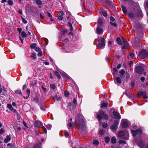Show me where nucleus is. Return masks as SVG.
I'll use <instances>...</instances> for the list:
<instances>
[{"mask_svg":"<svg viewBox=\"0 0 148 148\" xmlns=\"http://www.w3.org/2000/svg\"><path fill=\"white\" fill-rule=\"evenodd\" d=\"M35 2L36 3L39 5H42V2L40 0H36Z\"/></svg>","mask_w":148,"mask_h":148,"instance_id":"nucleus-30","label":"nucleus"},{"mask_svg":"<svg viewBox=\"0 0 148 148\" xmlns=\"http://www.w3.org/2000/svg\"><path fill=\"white\" fill-rule=\"evenodd\" d=\"M118 142H119V143L120 144H125L126 143V141H124L123 140H119Z\"/></svg>","mask_w":148,"mask_h":148,"instance_id":"nucleus-37","label":"nucleus"},{"mask_svg":"<svg viewBox=\"0 0 148 148\" xmlns=\"http://www.w3.org/2000/svg\"><path fill=\"white\" fill-rule=\"evenodd\" d=\"M140 80L143 82H144L145 80V78L143 77H140Z\"/></svg>","mask_w":148,"mask_h":148,"instance_id":"nucleus-63","label":"nucleus"},{"mask_svg":"<svg viewBox=\"0 0 148 148\" xmlns=\"http://www.w3.org/2000/svg\"><path fill=\"white\" fill-rule=\"evenodd\" d=\"M130 56L131 58H133L134 56V55L132 53H130Z\"/></svg>","mask_w":148,"mask_h":148,"instance_id":"nucleus-58","label":"nucleus"},{"mask_svg":"<svg viewBox=\"0 0 148 148\" xmlns=\"http://www.w3.org/2000/svg\"><path fill=\"white\" fill-rule=\"evenodd\" d=\"M17 29L18 31L19 32V34H20L22 31V29H21V28H18Z\"/></svg>","mask_w":148,"mask_h":148,"instance_id":"nucleus-64","label":"nucleus"},{"mask_svg":"<svg viewBox=\"0 0 148 148\" xmlns=\"http://www.w3.org/2000/svg\"><path fill=\"white\" fill-rule=\"evenodd\" d=\"M128 123L126 121H124L122 123V127L125 128L128 126Z\"/></svg>","mask_w":148,"mask_h":148,"instance_id":"nucleus-12","label":"nucleus"},{"mask_svg":"<svg viewBox=\"0 0 148 148\" xmlns=\"http://www.w3.org/2000/svg\"><path fill=\"white\" fill-rule=\"evenodd\" d=\"M144 92H142L141 91H139L138 92V96H141V95H142L143 93Z\"/></svg>","mask_w":148,"mask_h":148,"instance_id":"nucleus-50","label":"nucleus"},{"mask_svg":"<svg viewBox=\"0 0 148 148\" xmlns=\"http://www.w3.org/2000/svg\"><path fill=\"white\" fill-rule=\"evenodd\" d=\"M117 127V126H116L115 125L113 124L110 127V128L112 130H113L116 129Z\"/></svg>","mask_w":148,"mask_h":148,"instance_id":"nucleus-28","label":"nucleus"},{"mask_svg":"<svg viewBox=\"0 0 148 148\" xmlns=\"http://www.w3.org/2000/svg\"><path fill=\"white\" fill-rule=\"evenodd\" d=\"M38 52V53L37 54L38 56H41L42 55V53L41 51L39 52Z\"/></svg>","mask_w":148,"mask_h":148,"instance_id":"nucleus-59","label":"nucleus"},{"mask_svg":"<svg viewBox=\"0 0 148 148\" xmlns=\"http://www.w3.org/2000/svg\"><path fill=\"white\" fill-rule=\"evenodd\" d=\"M5 132V130L3 128L0 129V134H3Z\"/></svg>","mask_w":148,"mask_h":148,"instance_id":"nucleus-55","label":"nucleus"},{"mask_svg":"<svg viewBox=\"0 0 148 148\" xmlns=\"http://www.w3.org/2000/svg\"><path fill=\"white\" fill-rule=\"evenodd\" d=\"M36 54L34 53H32L31 56V57L33 58L34 59H35L36 58Z\"/></svg>","mask_w":148,"mask_h":148,"instance_id":"nucleus-42","label":"nucleus"},{"mask_svg":"<svg viewBox=\"0 0 148 148\" xmlns=\"http://www.w3.org/2000/svg\"><path fill=\"white\" fill-rule=\"evenodd\" d=\"M41 122L39 121H35L34 123V126L36 127H40L41 125Z\"/></svg>","mask_w":148,"mask_h":148,"instance_id":"nucleus-10","label":"nucleus"},{"mask_svg":"<svg viewBox=\"0 0 148 148\" xmlns=\"http://www.w3.org/2000/svg\"><path fill=\"white\" fill-rule=\"evenodd\" d=\"M105 142L106 143H108L110 140V138L109 137H106L104 138Z\"/></svg>","mask_w":148,"mask_h":148,"instance_id":"nucleus-29","label":"nucleus"},{"mask_svg":"<svg viewBox=\"0 0 148 148\" xmlns=\"http://www.w3.org/2000/svg\"><path fill=\"white\" fill-rule=\"evenodd\" d=\"M102 127L104 128H106L108 127V124L105 122H103L102 124Z\"/></svg>","mask_w":148,"mask_h":148,"instance_id":"nucleus-39","label":"nucleus"},{"mask_svg":"<svg viewBox=\"0 0 148 148\" xmlns=\"http://www.w3.org/2000/svg\"><path fill=\"white\" fill-rule=\"evenodd\" d=\"M37 84V83L36 82H32L31 83V86H33L34 85H36Z\"/></svg>","mask_w":148,"mask_h":148,"instance_id":"nucleus-56","label":"nucleus"},{"mask_svg":"<svg viewBox=\"0 0 148 148\" xmlns=\"http://www.w3.org/2000/svg\"><path fill=\"white\" fill-rule=\"evenodd\" d=\"M26 92L27 93V95L26 97L23 96L24 98L25 99H27L29 97L30 93V90L29 89H27L26 90Z\"/></svg>","mask_w":148,"mask_h":148,"instance_id":"nucleus-13","label":"nucleus"},{"mask_svg":"<svg viewBox=\"0 0 148 148\" xmlns=\"http://www.w3.org/2000/svg\"><path fill=\"white\" fill-rule=\"evenodd\" d=\"M2 88L3 90V92L2 93L1 95H3L5 96L6 94V92L7 91L5 87H3Z\"/></svg>","mask_w":148,"mask_h":148,"instance_id":"nucleus-25","label":"nucleus"},{"mask_svg":"<svg viewBox=\"0 0 148 148\" xmlns=\"http://www.w3.org/2000/svg\"><path fill=\"white\" fill-rule=\"evenodd\" d=\"M132 133L134 136H136L137 134L140 135L142 133V130L140 129H136V130H131Z\"/></svg>","mask_w":148,"mask_h":148,"instance_id":"nucleus-7","label":"nucleus"},{"mask_svg":"<svg viewBox=\"0 0 148 148\" xmlns=\"http://www.w3.org/2000/svg\"><path fill=\"white\" fill-rule=\"evenodd\" d=\"M110 21L112 22H114L115 21V19L112 16H110Z\"/></svg>","mask_w":148,"mask_h":148,"instance_id":"nucleus-53","label":"nucleus"},{"mask_svg":"<svg viewBox=\"0 0 148 148\" xmlns=\"http://www.w3.org/2000/svg\"><path fill=\"white\" fill-rule=\"evenodd\" d=\"M42 128L43 130L44 133H45V134H46L47 133V131L45 127L44 126H42Z\"/></svg>","mask_w":148,"mask_h":148,"instance_id":"nucleus-49","label":"nucleus"},{"mask_svg":"<svg viewBox=\"0 0 148 148\" xmlns=\"http://www.w3.org/2000/svg\"><path fill=\"white\" fill-rule=\"evenodd\" d=\"M122 42L123 43H124L126 42H127L126 40L124 38H122Z\"/></svg>","mask_w":148,"mask_h":148,"instance_id":"nucleus-62","label":"nucleus"},{"mask_svg":"<svg viewBox=\"0 0 148 148\" xmlns=\"http://www.w3.org/2000/svg\"><path fill=\"white\" fill-rule=\"evenodd\" d=\"M67 25L70 28L71 31H72L73 30V28L72 26V24L70 22H68L67 23Z\"/></svg>","mask_w":148,"mask_h":148,"instance_id":"nucleus-33","label":"nucleus"},{"mask_svg":"<svg viewBox=\"0 0 148 148\" xmlns=\"http://www.w3.org/2000/svg\"><path fill=\"white\" fill-rule=\"evenodd\" d=\"M37 44L36 43H32V44L31 45H30V48L31 49H33L35 48L37 46Z\"/></svg>","mask_w":148,"mask_h":148,"instance_id":"nucleus-26","label":"nucleus"},{"mask_svg":"<svg viewBox=\"0 0 148 148\" xmlns=\"http://www.w3.org/2000/svg\"><path fill=\"white\" fill-rule=\"evenodd\" d=\"M34 50H35L37 52H39L41 50V49L40 48H39L38 47H36L34 49Z\"/></svg>","mask_w":148,"mask_h":148,"instance_id":"nucleus-51","label":"nucleus"},{"mask_svg":"<svg viewBox=\"0 0 148 148\" xmlns=\"http://www.w3.org/2000/svg\"><path fill=\"white\" fill-rule=\"evenodd\" d=\"M68 125L69 126L71 129L73 128L71 122L69 123L68 124Z\"/></svg>","mask_w":148,"mask_h":148,"instance_id":"nucleus-60","label":"nucleus"},{"mask_svg":"<svg viewBox=\"0 0 148 148\" xmlns=\"http://www.w3.org/2000/svg\"><path fill=\"white\" fill-rule=\"evenodd\" d=\"M99 134L101 135H102L104 134V132L103 130H100L99 132Z\"/></svg>","mask_w":148,"mask_h":148,"instance_id":"nucleus-57","label":"nucleus"},{"mask_svg":"<svg viewBox=\"0 0 148 148\" xmlns=\"http://www.w3.org/2000/svg\"><path fill=\"white\" fill-rule=\"evenodd\" d=\"M124 45L122 47V49H125L127 48L129 46V44L128 42L123 43Z\"/></svg>","mask_w":148,"mask_h":148,"instance_id":"nucleus-22","label":"nucleus"},{"mask_svg":"<svg viewBox=\"0 0 148 148\" xmlns=\"http://www.w3.org/2000/svg\"><path fill=\"white\" fill-rule=\"evenodd\" d=\"M102 23V19L101 18H99L98 20V24L99 26H101Z\"/></svg>","mask_w":148,"mask_h":148,"instance_id":"nucleus-17","label":"nucleus"},{"mask_svg":"<svg viewBox=\"0 0 148 148\" xmlns=\"http://www.w3.org/2000/svg\"><path fill=\"white\" fill-rule=\"evenodd\" d=\"M75 124L76 127L82 130L84 129L85 126L84 121L81 119H76Z\"/></svg>","mask_w":148,"mask_h":148,"instance_id":"nucleus-1","label":"nucleus"},{"mask_svg":"<svg viewBox=\"0 0 148 148\" xmlns=\"http://www.w3.org/2000/svg\"><path fill=\"white\" fill-rule=\"evenodd\" d=\"M50 87L51 88H52L53 89H55L56 87L55 85L53 84H50Z\"/></svg>","mask_w":148,"mask_h":148,"instance_id":"nucleus-46","label":"nucleus"},{"mask_svg":"<svg viewBox=\"0 0 148 148\" xmlns=\"http://www.w3.org/2000/svg\"><path fill=\"white\" fill-rule=\"evenodd\" d=\"M103 113L104 114L103 118L105 120H108V114L106 113L105 112H103Z\"/></svg>","mask_w":148,"mask_h":148,"instance_id":"nucleus-20","label":"nucleus"},{"mask_svg":"<svg viewBox=\"0 0 148 148\" xmlns=\"http://www.w3.org/2000/svg\"><path fill=\"white\" fill-rule=\"evenodd\" d=\"M15 93L17 94H20L22 96H23L21 91L18 90H16L15 91Z\"/></svg>","mask_w":148,"mask_h":148,"instance_id":"nucleus-32","label":"nucleus"},{"mask_svg":"<svg viewBox=\"0 0 148 148\" xmlns=\"http://www.w3.org/2000/svg\"><path fill=\"white\" fill-rule=\"evenodd\" d=\"M21 36L22 38H25L27 37V35L25 31H23L21 33Z\"/></svg>","mask_w":148,"mask_h":148,"instance_id":"nucleus-23","label":"nucleus"},{"mask_svg":"<svg viewBox=\"0 0 148 148\" xmlns=\"http://www.w3.org/2000/svg\"><path fill=\"white\" fill-rule=\"evenodd\" d=\"M119 123V122L117 120H116L114 121V125H115L116 126H117Z\"/></svg>","mask_w":148,"mask_h":148,"instance_id":"nucleus-61","label":"nucleus"},{"mask_svg":"<svg viewBox=\"0 0 148 148\" xmlns=\"http://www.w3.org/2000/svg\"><path fill=\"white\" fill-rule=\"evenodd\" d=\"M11 140V136L10 135H7L6 136V138H5L4 140V142L5 143H8Z\"/></svg>","mask_w":148,"mask_h":148,"instance_id":"nucleus-11","label":"nucleus"},{"mask_svg":"<svg viewBox=\"0 0 148 148\" xmlns=\"http://www.w3.org/2000/svg\"><path fill=\"white\" fill-rule=\"evenodd\" d=\"M22 22L26 24L27 23V21L26 20V19L23 17H22Z\"/></svg>","mask_w":148,"mask_h":148,"instance_id":"nucleus-52","label":"nucleus"},{"mask_svg":"<svg viewBox=\"0 0 148 148\" xmlns=\"http://www.w3.org/2000/svg\"><path fill=\"white\" fill-rule=\"evenodd\" d=\"M114 81H116L118 84H121V80L120 78L119 77H117L115 78Z\"/></svg>","mask_w":148,"mask_h":148,"instance_id":"nucleus-14","label":"nucleus"},{"mask_svg":"<svg viewBox=\"0 0 148 148\" xmlns=\"http://www.w3.org/2000/svg\"><path fill=\"white\" fill-rule=\"evenodd\" d=\"M125 133L123 131H120L118 132V135L119 137H122V138L123 139H127L128 137V135L127 133H126L125 134Z\"/></svg>","mask_w":148,"mask_h":148,"instance_id":"nucleus-5","label":"nucleus"},{"mask_svg":"<svg viewBox=\"0 0 148 148\" xmlns=\"http://www.w3.org/2000/svg\"><path fill=\"white\" fill-rule=\"evenodd\" d=\"M144 65L142 64H137L134 70L138 74H142L144 71Z\"/></svg>","mask_w":148,"mask_h":148,"instance_id":"nucleus-2","label":"nucleus"},{"mask_svg":"<svg viewBox=\"0 0 148 148\" xmlns=\"http://www.w3.org/2000/svg\"><path fill=\"white\" fill-rule=\"evenodd\" d=\"M8 3L9 5H12L13 4V2L12 0H8Z\"/></svg>","mask_w":148,"mask_h":148,"instance_id":"nucleus-44","label":"nucleus"},{"mask_svg":"<svg viewBox=\"0 0 148 148\" xmlns=\"http://www.w3.org/2000/svg\"><path fill=\"white\" fill-rule=\"evenodd\" d=\"M64 95L67 97H68L69 95V93L67 90L65 91L64 93Z\"/></svg>","mask_w":148,"mask_h":148,"instance_id":"nucleus-35","label":"nucleus"},{"mask_svg":"<svg viewBox=\"0 0 148 148\" xmlns=\"http://www.w3.org/2000/svg\"><path fill=\"white\" fill-rule=\"evenodd\" d=\"M40 17L42 19H44L46 17L45 14L41 12L40 14Z\"/></svg>","mask_w":148,"mask_h":148,"instance_id":"nucleus-27","label":"nucleus"},{"mask_svg":"<svg viewBox=\"0 0 148 148\" xmlns=\"http://www.w3.org/2000/svg\"><path fill=\"white\" fill-rule=\"evenodd\" d=\"M41 143H38L34 145L33 148H42V147L41 146Z\"/></svg>","mask_w":148,"mask_h":148,"instance_id":"nucleus-15","label":"nucleus"},{"mask_svg":"<svg viewBox=\"0 0 148 148\" xmlns=\"http://www.w3.org/2000/svg\"><path fill=\"white\" fill-rule=\"evenodd\" d=\"M143 96V97L144 99H147V97L146 96V91H144V92L142 95Z\"/></svg>","mask_w":148,"mask_h":148,"instance_id":"nucleus-40","label":"nucleus"},{"mask_svg":"<svg viewBox=\"0 0 148 148\" xmlns=\"http://www.w3.org/2000/svg\"><path fill=\"white\" fill-rule=\"evenodd\" d=\"M53 98L54 100H59L60 99V97H58L57 95H54L53 97Z\"/></svg>","mask_w":148,"mask_h":148,"instance_id":"nucleus-34","label":"nucleus"},{"mask_svg":"<svg viewBox=\"0 0 148 148\" xmlns=\"http://www.w3.org/2000/svg\"><path fill=\"white\" fill-rule=\"evenodd\" d=\"M54 74L56 76L58 79H60L61 78V76L59 73L57 71H55Z\"/></svg>","mask_w":148,"mask_h":148,"instance_id":"nucleus-16","label":"nucleus"},{"mask_svg":"<svg viewBox=\"0 0 148 148\" xmlns=\"http://www.w3.org/2000/svg\"><path fill=\"white\" fill-rule=\"evenodd\" d=\"M97 33L98 34H100L102 32V29L99 28L97 27L96 30Z\"/></svg>","mask_w":148,"mask_h":148,"instance_id":"nucleus-24","label":"nucleus"},{"mask_svg":"<svg viewBox=\"0 0 148 148\" xmlns=\"http://www.w3.org/2000/svg\"><path fill=\"white\" fill-rule=\"evenodd\" d=\"M98 41L99 43L97 48H99L100 49H103L105 45V40L104 38H99Z\"/></svg>","mask_w":148,"mask_h":148,"instance_id":"nucleus-4","label":"nucleus"},{"mask_svg":"<svg viewBox=\"0 0 148 148\" xmlns=\"http://www.w3.org/2000/svg\"><path fill=\"white\" fill-rule=\"evenodd\" d=\"M138 56L141 59L148 58V50L143 49L140 50L138 53Z\"/></svg>","mask_w":148,"mask_h":148,"instance_id":"nucleus-3","label":"nucleus"},{"mask_svg":"<svg viewBox=\"0 0 148 148\" xmlns=\"http://www.w3.org/2000/svg\"><path fill=\"white\" fill-rule=\"evenodd\" d=\"M119 73L122 75H123L125 73V70L123 69H121L119 72Z\"/></svg>","mask_w":148,"mask_h":148,"instance_id":"nucleus-45","label":"nucleus"},{"mask_svg":"<svg viewBox=\"0 0 148 148\" xmlns=\"http://www.w3.org/2000/svg\"><path fill=\"white\" fill-rule=\"evenodd\" d=\"M103 112H105L102 110H100L97 113V115L96 116L97 118L99 121L101 120L104 115Z\"/></svg>","mask_w":148,"mask_h":148,"instance_id":"nucleus-6","label":"nucleus"},{"mask_svg":"<svg viewBox=\"0 0 148 148\" xmlns=\"http://www.w3.org/2000/svg\"><path fill=\"white\" fill-rule=\"evenodd\" d=\"M51 127L52 126L50 124H48L46 126V127L48 130H50L51 129Z\"/></svg>","mask_w":148,"mask_h":148,"instance_id":"nucleus-47","label":"nucleus"},{"mask_svg":"<svg viewBox=\"0 0 148 148\" xmlns=\"http://www.w3.org/2000/svg\"><path fill=\"white\" fill-rule=\"evenodd\" d=\"M101 12L104 16L105 17H106L107 16V15L106 12L103 10H102Z\"/></svg>","mask_w":148,"mask_h":148,"instance_id":"nucleus-38","label":"nucleus"},{"mask_svg":"<svg viewBox=\"0 0 148 148\" xmlns=\"http://www.w3.org/2000/svg\"><path fill=\"white\" fill-rule=\"evenodd\" d=\"M7 107L10 110L13 112L15 113L16 112V110L13 108L11 104H8Z\"/></svg>","mask_w":148,"mask_h":148,"instance_id":"nucleus-9","label":"nucleus"},{"mask_svg":"<svg viewBox=\"0 0 148 148\" xmlns=\"http://www.w3.org/2000/svg\"><path fill=\"white\" fill-rule=\"evenodd\" d=\"M121 8L123 13L125 14L127 13V12L125 6L122 5H121Z\"/></svg>","mask_w":148,"mask_h":148,"instance_id":"nucleus-21","label":"nucleus"},{"mask_svg":"<svg viewBox=\"0 0 148 148\" xmlns=\"http://www.w3.org/2000/svg\"><path fill=\"white\" fill-rule=\"evenodd\" d=\"M110 24L111 25L114 26L115 27H116V24L115 23H113L111 22H110Z\"/></svg>","mask_w":148,"mask_h":148,"instance_id":"nucleus-54","label":"nucleus"},{"mask_svg":"<svg viewBox=\"0 0 148 148\" xmlns=\"http://www.w3.org/2000/svg\"><path fill=\"white\" fill-rule=\"evenodd\" d=\"M111 141L112 143L113 144L115 143L116 142V138L114 137H112L111 140Z\"/></svg>","mask_w":148,"mask_h":148,"instance_id":"nucleus-31","label":"nucleus"},{"mask_svg":"<svg viewBox=\"0 0 148 148\" xmlns=\"http://www.w3.org/2000/svg\"><path fill=\"white\" fill-rule=\"evenodd\" d=\"M112 114L115 119H118L121 118V116L118 112L115 111H113Z\"/></svg>","mask_w":148,"mask_h":148,"instance_id":"nucleus-8","label":"nucleus"},{"mask_svg":"<svg viewBox=\"0 0 148 148\" xmlns=\"http://www.w3.org/2000/svg\"><path fill=\"white\" fill-rule=\"evenodd\" d=\"M108 102L103 103L101 104L100 107L101 108H103V107H106L108 105Z\"/></svg>","mask_w":148,"mask_h":148,"instance_id":"nucleus-18","label":"nucleus"},{"mask_svg":"<svg viewBox=\"0 0 148 148\" xmlns=\"http://www.w3.org/2000/svg\"><path fill=\"white\" fill-rule=\"evenodd\" d=\"M58 16H63L64 15L63 12L62 11H60L58 12Z\"/></svg>","mask_w":148,"mask_h":148,"instance_id":"nucleus-41","label":"nucleus"},{"mask_svg":"<svg viewBox=\"0 0 148 148\" xmlns=\"http://www.w3.org/2000/svg\"><path fill=\"white\" fill-rule=\"evenodd\" d=\"M113 73L114 74H116L118 72V70L116 68H114L113 69Z\"/></svg>","mask_w":148,"mask_h":148,"instance_id":"nucleus-43","label":"nucleus"},{"mask_svg":"<svg viewBox=\"0 0 148 148\" xmlns=\"http://www.w3.org/2000/svg\"><path fill=\"white\" fill-rule=\"evenodd\" d=\"M77 105V100L75 98L73 99V106L74 107L75 106Z\"/></svg>","mask_w":148,"mask_h":148,"instance_id":"nucleus-36","label":"nucleus"},{"mask_svg":"<svg viewBox=\"0 0 148 148\" xmlns=\"http://www.w3.org/2000/svg\"><path fill=\"white\" fill-rule=\"evenodd\" d=\"M99 143V142L97 140H94L93 141V144H94L97 145H98Z\"/></svg>","mask_w":148,"mask_h":148,"instance_id":"nucleus-48","label":"nucleus"},{"mask_svg":"<svg viewBox=\"0 0 148 148\" xmlns=\"http://www.w3.org/2000/svg\"><path fill=\"white\" fill-rule=\"evenodd\" d=\"M116 42L119 45H121L122 43L121 41V38L119 37H117V38L116 39Z\"/></svg>","mask_w":148,"mask_h":148,"instance_id":"nucleus-19","label":"nucleus"}]
</instances>
